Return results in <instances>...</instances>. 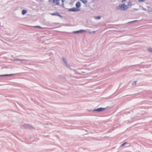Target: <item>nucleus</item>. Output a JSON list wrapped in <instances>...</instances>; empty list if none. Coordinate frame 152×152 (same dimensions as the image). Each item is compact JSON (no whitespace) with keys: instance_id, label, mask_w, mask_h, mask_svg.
<instances>
[{"instance_id":"obj_28","label":"nucleus","mask_w":152,"mask_h":152,"mask_svg":"<svg viewBox=\"0 0 152 152\" xmlns=\"http://www.w3.org/2000/svg\"><path fill=\"white\" fill-rule=\"evenodd\" d=\"M126 0H123V1H122V2H123V1H125Z\"/></svg>"},{"instance_id":"obj_26","label":"nucleus","mask_w":152,"mask_h":152,"mask_svg":"<svg viewBox=\"0 0 152 152\" xmlns=\"http://www.w3.org/2000/svg\"><path fill=\"white\" fill-rule=\"evenodd\" d=\"M5 76V75H0V77H4Z\"/></svg>"},{"instance_id":"obj_7","label":"nucleus","mask_w":152,"mask_h":152,"mask_svg":"<svg viewBox=\"0 0 152 152\" xmlns=\"http://www.w3.org/2000/svg\"><path fill=\"white\" fill-rule=\"evenodd\" d=\"M81 5V3L79 1L77 2L75 5V6L77 8L80 7Z\"/></svg>"},{"instance_id":"obj_9","label":"nucleus","mask_w":152,"mask_h":152,"mask_svg":"<svg viewBox=\"0 0 152 152\" xmlns=\"http://www.w3.org/2000/svg\"><path fill=\"white\" fill-rule=\"evenodd\" d=\"M62 59L63 60L64 63H66L67 64V61L66 59V58L65 57L63 56L62 58Z\"/></svg>"},{"instance_id":"obj_14","label":"nucleus","mask_w":152,"mask_h":152,"mask_svg":"<svg viewBox=\"0 0 152 152\" xmlns=\"http://www.w3.org/2000/svg\"><path fill=\"white\" fill-rule=\"evenodd\" d=\"M148 50L149 51L152 53V48H149L148 49Z\"/></svg>"},{"instance_id":"obj_2","label":"nucleus","mask_w":152,"mask_h":152,"mask_svg":"<svg viewBox=\"0 0 152 152\" xmlns=\"http://www.w3.org/2000/svg\"><path fill=\"white\" fill-rule=\"evenodd\" d=\"M108 108V107H107L105 108L100 107L99 108H97L96 109H94L93 110V111H96L98 112H99L102 111L106 109H107Z\"/></svg>"},{"instance_id":"obj_6","label":"nucleus","mask_w":152,"mask_h":152,"mask_svg":"<svg viewBox=\"0 0 152 152\" xmlns=\"http://www.w3.org/2000/svg\"><path fill=\"white\" fill-rule=\"evenodd\" d=\"M51 14L52 15H56L59 17L61 18H62L63 16L58 13V12H56L54 13H51Z\"/></svg>"},{"instance_id":"obj_25","label":"nucleus","mask_w":152,"mask_h":152,"mask_svg":"<svg viewBox=\"0 0 152 152\" xmlns=\"http://www.w3.org/2000/svg\"><path fill=\"white\" fill-rule=\"evenodd\" d=\"M52 1H53V0H48L49 2L51 3L52 2Z\"/></svg>"},{"instance_id":"obj_15","label":"nucleus","mask_w":152,"mask_h":152,"mask_svg":"<svg viewBox=\"0 0 152 152\" xmlns=\"http://www.w3.org/2000/svg\"><path fill=\"white\" fill-rule=\"evenodd\" d=\"M136 83H137V81H133L132 83V85H135Z\"/></svg>"},{"instance_id":"obj_12","label":"nucleus","mask_w":152,"mask_h":152,"mask_svg":"<svg viewBox=\"0 0 152 152\" xmlns=\"http://www.w3.org/2000/svg\"><path fill=\"white\" fill-rule=\"evenodd\" d=\"M17 74H5V76H10L13 75H16Z\"/></svg>"},{"instance_id":"obj_3","label":"nucleus","mask_w":152,"mask_h":152,"mask_svg":"<svg viewBox=\"0 0 152 152\" xmlns=\"http://www.w3.org/2000/svg\"><path fill=\"white\" fill-rule=\"evenodd\" d=\"M23 128L26 129H31L33 128L34 127H33L32 126L29 125L28 124H25L23 126Z\"/></svg>"},{"instance_id":"obj_4","label":"nucleus","mask_w":152,"mask_h":152,"mask_svg":"<svg viewBox=\"0 0 152 152\" xmlns=\"http://www.w3.org/2000/svg\"><path fill=\"white\" fill-rule=\"evenodd\" d=\"M80 10L76 7H74L73 8L68 9V10L69 11L77 12L80 11Z\"/></svg>"},{"instance_id":"obj_16","label":"nucleus","mask_w":152,"mask_h":152,"mask_svg":"<svg viewBox=\"0 0 152 152\" xmlns=\"http://www.w3.org/2000/svg\"><path fill=\"white\" fill-rule=\"evenodd\" d=\"M128 5L129 6H131L132 4V3L131 2H129L128 3Z\"/></svg>"},{"instance_id":"obj_17","label":"nucleus","mask_w":152,"mask_h":152,"mask_svg":"<svg viewBox=\"0 0 152 152\" xmlns=\"http://www.w3.org/2000/svg\"><path fill=\"white\" fill-rule=\"evenodd\" d=\"M34 27L35 28H42V27H41L40 26H34Z\"/></svg>"},{"instance_id":"obj_1","label":"nucleus","mask_w":152,"mask_h":152,"mask_svg":"<svg viewBox=\"0 0 152 152\" xmlns=\"http://www.w3.org/2000/svg\"><path fill=\"white\" fill-rule=\"evenodd\" d=\"M128 8L127 6L125 4H120L118 6L116 7V10H127Z\"/></svg>"},{"instance_id":"obj_18","label":"nucleus","mask_w":152,"mask_h":152,"mask_svg":"<svg viewBox=\"0 0 152 152\" xmlns=\"http://www.w3.org/2000/svg\"><path fill=\"white\" fill-rule=\"evenodd\" d=\"M127 143V142H126L123 143V144L121 145V146H124Z\"/></svg>"},{"instance_id":"obj_20","label":"nucleus","mask_w":152,"mask_h":152,"mask_svg":"<svg viewBox=\"0 0 152 152\" xmlns=\"http://www.w3.org/2000/svg\"><path fill=\"white\" fill-rule=\"evenodd\" d=\"M23 60V59H15V61H22Z\"/></svg>"},{"instance_id":"obj_22","label":"nucleus","mask_w":152,"mask_h":152,"mask_svg":"<svg viewBox=\"0 0 152 152\" xmlns=\"http://www.w3.org/2000/svg\"><path fill=\"white\" fill-rule=\"evenodd\" d=\"M137 21V20H135L133 21H131V22H129V23H134V22H136Z\"/></svg>"},{"instance_id":"obj_27","label":"nucleus","mask_w":152,"mask_h":152,"mask_svg":"<svg viewBox=\"0 0 152 152\" xmlns=\"http://www.w3.org/2000/svg\"><path fill=\"white\" fill-rule=\"evenodd\" d=\"M40 0L41 1H42H42H44V0Z\"/></svg>"},{"instance_id":"obj_23","label":"nucleus","mask_w":152,"mask_h":152,"mask_svg":"<svg viewBox=\"0 0 152 152\" xmlns=\"http://www.w3.org/2000/svg\"><path fill=\"white\" fill-rule=\"evenodd\" d=\"M138 1L139 2H144L145 1V0H138Z\"/></svg>"},{"instance_id":"obj_5","label":"nucleus","mask_w":152,"mask_h":152,"mask_svg":"<svg viewBox=\"0 0 152 152\" xmlns=\"http://www.w3.org/2000/svg\"><path fill=\"white\" fill-rule=\"evenodd\" d=\"M86 32V30L81 29L78 31H73V33L75 34H79L80 33Z\"/></svg>"},{"instance_id":"obj_24","label":"nucleus","mask_w":152,"mask_h":152,"mask_svg":"<svg viewBox=\"0 0 152 152\" xmlns=\"http://www.w3.org/2000/svg\"><path fill=\"white\" fill-rule=\"evenodd\" d=\"M61 6L63 7L64 8V3H63L61 5Z\"/></svg>"},{"instance_id":"obj_21","label":"nucleus","mask_w":152,"mask_h":152,"mask_svg":"<svg viewBox=\"0 0 152 152\" xmlns=\"http://www.w3.org/2000/svg\"><path fill=\"white\" fill-rule=\"evenodd\" d=\"M96 31H91L89 32V33L90 34H91L92 33H94Z\"/></svg>"},{"instance_id":"obj_13","label":"nucleus","mask_w":152,"mask_h":152,"mask_svg":"<svg viewBox=\"0 0 152 152\" xmlns=\"http://www.w3.org/2000/svg\"><path fill=\"white\" fill-rule=\"evenodd\" d=\"M80 1H82L83 3H86L87 2V0H80Z\"/></svg>"},{"instance_id":"obj_8","label":"nucleus","mask_w":152,"mask_h":152,"mask_svg":"<svg viewBox=\"0 0 152 152\" xmlns=\"http://www.w3.org/2000/svg\"><path fill=\"white\" fill-rule=\"evenodd\" d=\"M59 0H53V1L52 2V3H54L55 2H56V3L57 5H59Z\"/></svg>"},{"instance_id":"obj_19","label":"nucleus","mask_w":152,"mask_h":152,"mask_svg":"<svg viewBox=\"0 0 152 152\" xmlns=\"http://www.w3.org/2000/svg\"><path fill=\"white\" fill-rule=\"evenodd\" d=\"M65 64H66V66L67 67H69L70 66V65H69L68 63H67V64H66V63H65Z\"/></svg>"},{"instance_id":"obj_11","label":"nucleus","mask_w":152,"mask_h":152,"mask_svg":"<svg viewBox=\"0 0 152 152\" xmlns=\"http://www.w3.org/2000/svg\"><path fill=\"white\" fill-rule=\"evenodd\" d=\"M101 18V16H98L95 17V18L96 20H99Z\"/></svg>"},{"instance_id":"obj_10","label":"nucleus","mask_w":152,"mask_h":152,"mask_svg":"<svg viewBox=\"0 0 152 152\" xmlns=\"http://www.w3.org/2000/svg\"><path fill=\"white\" fill-rule=\"evenodd\" d=\"M27 12V10H22V14L23 15H24Z\"/></svg>"}]
</instances>
